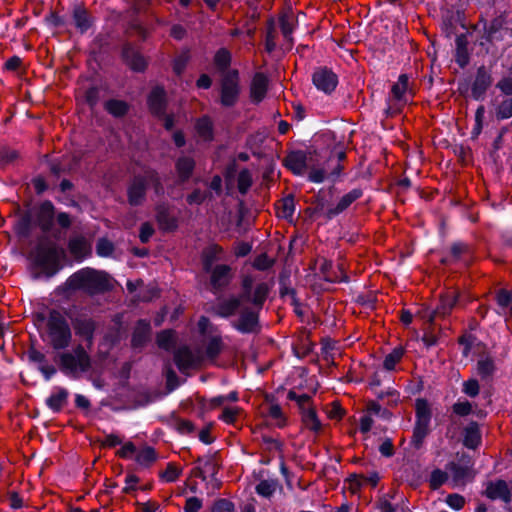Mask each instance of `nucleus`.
Wrapping results in <instances>:
<instances>
[{"mask_svg":"<svg viewBox=\"0 0 512 512\" xmlns=\"http://www.w3.org/2000/svg\"><path fill=\"white\" fill-rule=\"evenodd\" d=\"M285 166L296 175L308 172L309 180L314 183L323 182L327 174L316 151H293L286 156Z\"/></svg>","mask_w":512,"mask_h":512,"instance_id":"f257e3e1","label":"nucleus"},{"mask_svg":"<svg viewBox=\"0 0 512 512\" xmlns=\"http://www.w3.org/2000/svg\"><path fill=\"white\" fill-rule=\"evenodd\" d=\"M217 312L223 317L239 314L234 327L242 333L254 332L258 324V309L246 304V297L230 298L219 303Z\"/></svg>","mask_w":512,"mask_h":512,"instance_id":"f03ea898","label":"nucleus"},{"mask_svg":"<svg viewBox=\"0 0 512 512\" xmlns=\"http://www.w3.org/2000/svg\"><path fill=\"white\" fill-rule=\"evenodd\" d=\"M66 285L72 290H83L89 294H96L109 290L112 287L111 277L92 268H83L71 275Z\"/></svg>","mask_w":512,"mask_h":512,"instance_id":"7ed1b4c3","label":"nucleus"},{"mask_svg":"<svg viewBox=\"0 0 512 512\" xmlns=\"http://www.w3.org/2000/svg\"><path fill=\"white\" fill-rule=\"evenodd\" d=\"M47 340L56 349L66 348L71 341V329L66 318L58 311L49 313L47 323Z\"/></svg>","mask_w":512,"mask_h":512,"instance_id":"20e7f679","label":"nucleus"},{"mask_svg":"<svg viewBox=\"0 0 512 512\" xmlns=\"http://www.w3.org/2000/svg\"><path fill=\"white\" fill-rule=\"evenodd\" d=\"M197 328L202 336L201 347L198 350L203 353V362L214 361L223 348L221 336L211 325L209 319L204 316L199 319Z\"/></svg>","mask_w":512,"mask_h":512,"instance_id":"39448f33","label":"nucleus"},{"mask_svg":"<svg viewBox=\"0 0 512 512\" xmlns=\"http://www.w3.org/2000/svg\"><path fill=\"white\" fill-rule=\"evenodd\" d=\"M64 250L55 244L40 245L34 255V264L47 277L55 275L61 268Z\"/></svg>","mask_w":512,"mask_h":512,"instance_id":"423d86ee","label":"nucleus"},{"mask_svg":"<svg viewBox=\"0 0 512 512\" xmlns=\"http://www.w3.org/2000/svg\"><path fill=\"white\" fill-rule=\"evenodd\" d=\"M90 357L85 349L78 345L72 352H65L60 355V365L63 372L76 376L88 371L90 368Z\"/></svg>","mask_w":512,"mask_h":512,"instance_id":"0eeeda50","label":"nucleus"},{"mask_svg":"<svg viewBox=\"0 0 512 512\" xmlns=\"http://www.w3.org/2000/svg\"><path fill=\"white\" fill-rule=\"evenodd\" d=\"M148 186H152L156 194L163 192L157 174L151 170L145 171L143 176L134 178L128 191L129 202L132 205L140 204L144 198L146 187Z\"/></svg>","mask_w":512,"mask_h":512,"instance_id":"6e6552de","label":"nucleus"},{"mask_svg":"<svg viewBox=\"0 0 512 512\" xmlns=\"http://www.w3.org/2000/svg\"><path fill=\"white\" fill-rule=\"evenodd\" d=\"M408 77L405 74L399 76L398 81L392 86L388 112L393 114L400 110L409 100Z\"/></svg>","mask_w":512,"mask_h":512,"instance_id":"1a4fd4ad","label":"nucleus"},{"mask_svg":"<svg viewBox=\"0 0 512 512\" xmlns=\"http://www.w3.org/2000/svg\"><path fill=\"white\" fill-rule=\"evenodd\" d=\"M243 288L244 292L240 297H246V304L259 310L268 295V285L266 283H259L252 291L251 279L245 278L243 281Z\"/></svg>","mask_w":512,"mask_h":512,"instance_id":"9d476101","label":"nucleus"},{"mask_svg":"<svg viewBox=\"0 0 512 512\" xmlns=\"http://www.w3.org/2000/svg\"><path fill=\"white\" fill-rule=\"evenodd\" d=\"M148 104L151 112L157 116H163L164 126L166 129H171L174 126V119L170 115H164L165 107V92L160 87H155L149 97Z\"/></svg>","mask_w":512,"mask_h":512,"instance_id":"9b49d317","label":"nucleus"},{"mask_svg":"<svg viewBox=\"0 0 512 512\" xmlns=\"http://www.w3.org/2000/svg\"><path fill=\"white\" fill-rule=\"evenodd\" d=\"M175 363L180 371L196 367L203 363L201 350L191 351L188 347L179 348L174 356Z\"/></svg>","mask_w":512,"mask_h":512,"instance_id":"f8f14e48","label":"nucleus"},{"mask_svg":"<svg viewBox=\"0 0 512 512\" xmlns=\"http://www.w3.org/2000/svg\"><path fill=\"white\" fill-rule=\"evenodd\" d=\"M239 94L237 72L226 75L222 81L221 103L225 106H232L237 101Z\"/></svg>","mask_w":512,"mask_h":512,"instance_id":"ddd939ff","label":"nucleus"},{"mask_svg":"<svg viewBox=\"0 0 512 512\" xmlns=\"http://www.w3.org/2000/svg\"><path fill=\"white\" fill-rule=\"evenodd\" d=\"M313 83L318 90L331 93L338 84V77L327 68H319L313 74Z\"/></svg>","mask_w":512,"mask_h":512,"instance_id":"4468645a","label":"nucleus"},{"mask_svg":"<svg viewBox=\"0 0 512 512\" xmlns=\"http://www.w3.org/2000/svg\"><path fill=\"white\" fill-rule=\"evenodd\" d=\"M447 470L449 473V484L452 488L462 487L473 478L471 470L466 466L451 463L447 466Z\"/></svg>","mask_w":512,"mask_h":512,"instance_id":"2eb2a0df","label":"nucleus"},{"mask_svg":"<svg viewBox=\"0 0 512 512\" xmlns=\"http://www.w3.org/2000/svg\"><path fill=\"white\" fill-rule=\"evenodd\" d=\"M71 255L78 261L83 260L91 253V245L83 236L71 237L68 243Z\"/></svg>","mask_w":512,"mask_h":512,"instance_id":"dca6fc26","label":"nucleus"},{"mask_svg":"<svg viewBox=\"0 0 512 512\" xmlns=\"http://www.w3.org/2000/svg\"><path fill=\"white\" fill-rule=\"evenodd\" d=\"M485 494L491 500H501L503 502H509L511 496L507 483L503 480L487 483Z\"/></svg>","mask_w":512,"mask_h":512,"instance_id":"f3484780","label":"nucleus"},{"mask_svg":"<svg viewBox=\"0 0 512 512\" xmlns=\"http://www.w3.org/2000/svg\"><path fill=\"white\" fill-rule=\"evenodd\" d=\"M268 78L263 73H256L250 86V97L252 102H261L267 93Z\"/></svg>","mask_w":512,"mask_h":512,"instance_id":"a211bd4d","label":"nucleus"},{"mask_svg":"<svg viewBox=\"0 0 512 512\" xmlns=\"http://www.w3.org/2000/svg\"><path fill=\"white\" fill-rule=\"evenodd\" d=\"M490 85H491L490 73L485 69V67L478 68L475 80L472 84V96L475 99L482 98Z\"/></svg>","mask_w":512,"mask_h":512,"instance_id":"6ab92c4d","label":"nucleus"},{"mask_svg":"<svg viewBox=\"0 0 512 512\" xmlns=\"http://www.w3.org/2000/svg\"><path fill=\"white\" fill-rule=\"evenodd\" d=\"M156 219L161 230L172 231L177 227V219L169 213L165 205L157 206Z\"/></svg>","mask_w":512,"mask_h":512,"instance_id":"aec40b11","label":"nucleus"},{"mask_svg":"<svg viewBox=\"0 0 512 512\" xmlns=\"http://www.w3.org/2000/svg\"><path fill=\"white\" fill-rule=\"evenodd\" d=\"M54 217V206L51 202L45 201L38 208L37 219L44 231L50 229Z\"/></svg>","mask_w":512,"mask_h":512,"instance_id":"412c9836","label":"nucleus"},{"mask_svg":"<svg viewBox=\"0 0 512 512\" xmlns=\"http://www.w3.org/2000/svg\"><path fill=\"white\" fill-rule=\"evenodd\" d=\"M457 302V296L454 292H448L441 297L440 304L437 309L429 316V321L432 322L437 315H447Z\"/></svg>","mask_w":512,"mask_h":512,"instance_id":"4be33fe9","label":"nucleus"},{"mask_svg":"<svg viewBox=\"0 0 512 512\" xmlns=\"http://www.w3.org/2000/svg\"><path fill=\"white\" fill-rule=\"evenodd\" d=\"M77 335L84 338L88 342L92 341L95 330L94 322L89 318H78L73 322Z\"/></svg>","mask_w":512,"mask_h":512,"instance_id":"5701e85b","label":"nucleus"},{"mask_svg":"<svg viewBox=\"0 0 512 512\" xmlns=\"http://www.w3.org/2000/svg\"><path fill=\"white\" fill-rule=\"evenodd\" d=\"M150 335V324L145 320L138 321L132 336V345L141 347L148 340Z\"/></svg>","mask_w":512,"mask_h":512,"instance_id":"b1692460","label":"nucleus"},{"mask_svg":"<svg viewBox=\"0 0 512 512\" xmlns=\"http://www.w3.org/2000/svg\"><path fill=\"white\" fill-rule=\"evenodd\" d=\"M481 442V434L477 423H470L464 430V445L474 449Z\"/></svg>","mask_w":512,"mask_h":512,"instance_id":"393cba45","label":"nucleus"},{"mask_svg":"<svg viewBox=\"0 0 512 512\" xmlns=\"http://www.w3.org/2000/svg\"><path fill=\"white\" fill-rule=\"evenodd\" d=\"M361 191L354 189L341 197L336 207L329 211L330 216L337 215L348 208L355 200L361 197Z\"/></svg>","mask_w":512,"mask_h":512,"instance_id":"a878e982","label":"nucleus"},{"mask_svg":"<svg viewBox=\"0 0 512 512\" xmlns=\"http://www.w3.org/2000/svg\"><path fill=\"white\" fill-rule=\"evenodd\" d=\"M67 397L68 391L64 388L57 387L47 399L46 403L52 410L59 411L66 403Z\"/></svg>","mask_w":512,"mask_h":512,"instance_id":"bb28decb","label":"nucleus"},{"mask_svg":"<svg viewBox=\"0 0 512 512\" xmlns=\"http://www.w3.org/2000/svg\"><path fill=\"white\" fill-rule=\"evenodd\" d=\"M266 417L271 422V424L278 428H283L287 424V419L282 412V409L277 404H271L266 413Z\"/></svg>","mask_w":512,"mask_h":512,"instance_id":"cd10ccee","label":"nucleus"},{"mask_svg":"<svg viewBox=\"0 0 512 512\" xmlns=\"http://www.w3.org/2000/svg\"><path fill=\"white\" fill-rule=\"evenodd\" d=\"M123 56L127 62V64L133 69L134 71H143L146 67V61L143 58L142 55H140L138 52L126 48L123 52Z\"/></svg>","mask_w":512,"mask_h":512,"instance_id":"c85d7f7f","label":"nucleus"},{"mask_svg":"<svg viewBox=\"0 0 512 512\" xmlns=\"http://www.w3.org/2000/svg\"><path fill=\"white\" fill-rule=\"evenodd\" d=\"M195 129L199 138L203 141H211L213 139V125L208 117H202L197 120Z\"/></svg>","mask_w":512,"mask_h":512,"instance_id":"c756f323","label":"nucleus"},{"mask_svg":"<svg viewBox=\"0 0 512 512\" xmlns=\"http://www.w3.org/2000/svg\"><path fill=\"white\" fill-rule=\"evenodd\" d=\"M303 425L313 431L318 432L321 429V422L317 417V414L312 407H308L306 410L301 411Z\"/></svg>","mask_w":512,"mask_h":512,"instance_id":"7c9ffc66","label":"nucleus"},{"mask_svg":"<svg viewBox=\"0 0 512 512\" xmlns=\"http://www.w3.org/2000/svg\"><path fill=\"white\" fill-rule=\"evenodd\" d=\"M230 275V268L226 265L216 266L211 275V282L215 288H220L224 286L228 280Z\"/></svg>","mask_w":512,"mask_h":512,"instance_id":"2f4dec72","label":"nucleus"},{"mask_svg":"<svg viewBox=\"0 0 512 512\" xmlns=\"http://www.w3.org/2000/svg\"><path fill=\"white\" fill-rule=\"evenodd\" d=\"M194 160L191 157H181L178 159L176 163L177 173L182 181L187 180L193 169H194Z\"/></svg>","mask_w":512,"mask_h":512,"instance_id":"473e14b6","label":"nucleus"},{"mask_svg":"<svg viewBox=\"0 0 512 512\" xmlns=\"http://www.w3.org/2000/svg\"><path fill=\"white\" fill-rule=\"evenodd\" d=\"M430 420L428 418H416V424L413 431V441L416 445L420 444L429 431Z\"/></svg>","mask_w":512,"mask_h":512,"instance_id":"72a5a7b5","label":"nucleus"},{"mask_svg":"<svg viewBox=\"0 0 512 512\" xmlns=\"http://www.w3.org/2000/svg\"><path fill=\"white\" fill-rule=\"evenodd\" d=\"M495 362L489 355L482 356L477 363V373L482 378H487L493 375L495 371Z\"/></svg>","mask_w":512,"mask_h":512,"instance_id":"f704fd0d","label":"nucleus"},{"mask_svg":"<svg viewBox=\"0 0 512 512\" xmlns=\"http://www.w3.org/2000/svg\"><path fill=\"white\" fill-rule=\"evenodd\" d=\"M134 459L141 466H149L156 460V452L152 447L145 446L137 450Z\"/></svg>","mask_w":512,"mask_h":512,"instance_id":"c9c22d12","label":"nucleus"},{"mask_svg":"<svg viewBox=\"0 0 512 512\" xmlns=\"http://www.w3.org/2000/svg\"><path fill=\"white\" fill-rule=\"evenodd\" d=\"M294 210H295V205H294V199L292 197L284 198L277 205V215H278V217H281L284 219H291L293 217Z\"/></svg>","mask_w":512,"mask_h":512,"instance_id":"e433bc0d","label":"nucleus"},{"mask_svg":"<svg viewBox=\"0 0 512 512\" xmlns=\"http://www.w3.org/2000/svg\"><path fill=\"white\" fill-rule=\"evenodd\" d=\"M105 109L113 116L120 117L127 113L128 105L122 100L112 99L105 103Z\"/></svg>","mask_w":512,"mask_h":512,"instance_id":"4c0bfd02","label":"nucleus"},{"mask_svg":"<svg viewBox=\"0 0 512 512\" xmlns=\"http://www.w3.org/2000/svg\"><path fill=\"white\" fill-rule=\"evenodd\" d=\"M176 342V336L174 331L166 330L162 331L157 336L158 346L165 350H170L174 347Z\"/></svg>","mask_w":512,"mask_h":512,"instance_id":"58836bf2","label":"nucleus"},{"mask_svg":"<svg viewBox=\"0 0 512 512\" xmlns=\"http://www.w3.org/2000/svg\"><path fill=\"white\" fill-rule=\"evenodd\" d=\"M403 355H404L403 348L397 347V348L393 349V351L391 353H389L388 355H386V357L384 359V362H383L384 368L389 371L394 370L395 366L402 359Z\"/></svg>","mask_w":512,"mask_h":512,"instance_id":"ea45409f","label":"nucleus"},{"mask_svg":"<svg viewBox=\"0 0 512 512\" xmlns=\"http://www.w3.org/2000/svg\"><path fill=\"white\" fill-rule=\"evenodd\" d=\"M74 22L78 29L81 30V32L86 31L90 26V18L86 10L77 8L74 11Z\"/></svg>","mask_w":512,"mask_h":512,"instance_id":"a19ab883","label":"nucleus"},{"mask_svg":"<svg viewBox=\"0 0 512 512\" xmlns=\"http://www.w3.org/2000/svg\"><path fill=\"white\" fill-rule=\"evenodd\" d=\"M496 301L501 309L503 315H508L511 313L510 304H511V294L506 290H500L496 295Z\"/></svg>","mask_w":512,"mask_h":512,"instance_id":"79ce46f5","label":"nucleus"},{"mask_svg":"<svg viewBox=\"0 0 512 512\" xmlns=\"http://www.w3.org/2000/svg\"><path fill=\"white\" fill-rule=\"evenodd\" d=\"M241 409L238 406H224L219 419L227 424H234Z\"/></svg>","mask_w":512,"mask_h":512,"instance_id":"37998d69","label":"nucleus"},{"mask_svg":"<svg viewBox=\"0 0 512 512\" xmlns=\"http://www.w3.org/2000/svg\"><path fill=\"white\" fill-rule=\"evenodd\" d=\"M445 482H449V473H448V471L445 472V471L437 469V470H434L431 473V476H430V486L433 489L439 488Z\"/></svg>","mask_w":512,"mask_h":512,"instance_id":"c03bdc74","label":"nucleus"},{"mask_svg":"<svg viewBox=\"0 0 512 512\" xmlns=\"http://www.w3.org/2000/svg\"><path fill=\"white\" fill-rule=\"evenodd\" d=\"M498 119H508L512 116V98L504 99L496 108Z\"/></svg>","mask_w":512,"mask_h":512,"instance_id":"a18cd8bd","label":"nucleus"},{"mask_svg":"<svg viewBox=\"0 0 512 512\" xmlns=\"http://www.w3.org/2000/svg\"><path fill=\"white\" fill-rule=\"evenodd\" d=\"M280 28L284 38L291 41V34L294 29L293 17L290 15H283L280 18Z\"/></svg>","mask_w":512,"mask_h":512,"instance_id":"49530a36","label":"nucleus"},{"mask_svg":"<svg viewBox=\"0 0 512 512\" xmlns=\"http://www.w3.org/2000/svg\"><path fill=\"white\" fill-rule=\"evenodd\" d=\"M238 189L242 194H245L252 184V176L248 170H242L237 178Z\"/></svg>","mask_w":512,"mask_h":512,"instance_id":"de8ad7c7","label":"nucleus"},{"mask_svg":"<svg viewBox=\"0 0 512 512\" xmlns=\"http://www.w3.org/2000/svg\"><path fill=\"white\" fill-rule=\"evenodd\" d=\"M114 250L113 243L106 238L98 240L96 245V252L101 257L111 256Z\"/></svg>","mask_w":512,"mask_h":512,"instance_id":"09e8293b","label":"nucleus"},{"mask_svg":"<svg viewBox=\"0 0 512 512\" xmlns=\"http://www.w3.org/2000/svg\"><path fill=\"white\" fill-rule=\"evenodd\" d=\"M215 64L220 69H226L231 61V54L226 49H220L215 55Z\"/></svg>","mask_w":512,"mask_h":512,"instance_id":"8fccbe9b","label":"nucleus"},{"mask_svg":"<svg viewBox=\"0 0 512 512\" xmlns=\"http://www.w3.org/2000/svg\"><path fill=\"white\" fill-rule=\"evenodd\" d=\"M288 398L290 400L295 401L298 404L301 411L306 410L308 407H311L310 396H308L307 394L299 395L294 391H290L288 394Z\"/></svg>","mask_w":512,"mask_h":512,"instance_id":"3c124183","label":"nucleus"},{"mask_svg":"<svg viewBox=\"0 0 512 512\" xmlns=\"http://www.w3.org/2000/svg\"><path fill=\"white\" fill-rule=\"evenodd\" d=\"M416 418H428L431 419V410L428 402L424 399H418L416 401Z\"/></svg>","mask_w":512,"mask_h":512,"instance_id":"603ef678","label":"nucleus"},{"mask_svg":"<svg viewBox=\"0 0 512 512\" xmlns=\"http://www.w3.org/2000/svg\"><path fill=\"white\" fill-rule=\"evenodd\" d=\"M137 452L136 446L132 442H126L118 450L117 455L123 459H132Z\"/></svg>","mask_w":512,"mask_h":512,"instance_id":"864d4df0","label":"nucleus"},{"mask_svg":"<svg viewBox=\"0 0 512 512\" xmlns=\"http://www.w3.org/2000/svg\"><path fill=\"white\" fill-rule=\"evenodd\" d=\"M17 157L18 154L15 150L8 148H0V168L13 162Z\"/></svg>","mask_w":512,"mask_h":512,"instance_id":"5fc2aeb1","label":"nucleus"},{"mask_svg":"<svg viewBox=\"0 0 512 512\" xmlns=\"http://www.w3.org/2000/svg\"><path fill=\"white\" fill-rule=\"evenodd\" d=\"M181 474V469L173 464H169L165 471L161 474V477L166 482H174L178 479Z\"/></svg>","mask_w":512,"mask_h":512,"instance_id":"6e6d98bb","label":"nucleus"},{"mask_svg":"<svg viewBox=\"0 0 512 512\" xmlns=\"http://www.w3.org/2000/svg\"><path fill=\"white\" fill-rule=\"evenodd\" d=\"M276 31L274 27V23L271 22L267 34H266V40H265V48L268 52H272L276 47Z\"/></svg>","mask_w":512,"mask_h":512,"instance_id":"4d7b16f0","label":"nucleus"},{"mask_svg":"<svg viewBox=\"0 0 512 512\" xmlns=\"http://www.w3.org/2000/svg\"><path fill=\"white\" fill-rule=\"evenodd\" d=\"M256 491L261 496L270 497L275 491V484L273 482L266 481V480L261 481L256 486Z\"/></svg>","mask_w":512,"mask_h":512,"instance_id":"13d9d810","label":"nucleus"},{"mask_svg":"<svg viewBox=\"0 0 512 512\" xmlns=\"http://www.w3.org/2000/svg\"><path fill=\"white\" fill-rule=\"evenodd\" d=\"M472 411V405L468 401H458L453 405V412L459 416L469 415Z\"/></svg>","mask_w":512,"mask_h":512,"instance_id":"bf43d9fd","label":"nucleus"},{"mask_svg":"<svg viewBox=\"0 0 512 512\" xmlns=\"http://www.w3.org/2000/svg\"><path fill=\"white\" fill-rule=\"evenodd\" d=\"M463 392L470 397H475L479 393L478 381L475 379H470L464 382Z\"/></svg>","mask_w":512,"mask_h":512,"instance_id":"052dcab7","label":"nucleus"},{"mask_svg":"<svg viewBox=\"0 0 512 512\" xmlns=\"http://www.w3.org/2000/svg\"><path fill=\"white\" fill-rule=\"evenodd\" d=\"M446 503L452 508V509H455V510H460L463 508L464 506V503H465V499L463 496L459 495V494H451V495H448L447 499H446Z\"/></svg>","mask_w":512,"mask_h":512,"instance_id":"680f3d73","label":"nucleus"},{"mask_svg":"<svg viewBox=\"0 0 512 512\" xmlns=\"http://www.w3.org/2000/svg\"><path fill=\"white\" fill-rule=\"evenodd\" d=\"M212 512H234V506L230 501L220 499L213 505Z\"/></svg>","mask_w":512,"mask_h":512,"instance_id":"e2e57ef3","label":"nucleus"},{"mask_svg":"<svg viewBox=\"0 0 512 512\" xmlns=\"http://www.w3.org/2000/svg\"><path fill=\"white\" fill-rule=\"evenodd\" d=\"M202 507V501L197 497H189L186 500L184 511L185 512H199Z\"/></svg>","mask_w":512,"mask_h":512,"instance_id":"0e129e2a","label":"nucleus"},{"mask_svg":"<svg viewBox=\"0 0 512 512\" xmlns=\"http://www.w3.org/2000/svg\"><path fill=\"white\" fill-rule=\"evenodd\" d=\"M206 197H207L206 192L196 189L190 195H188L187 202L190 205L201 204L202 202L205 201Z\"/></svg>","mask_w":512,"mask_h":512,"instance_id":"69168bd1","label":"nucleus"},{"mask_svg":"<svg viewBox=\"0 0 512 512\" xmlns=\"http://www.w3.org/2000/svg\"><path fill=\"white\" fill-rule=\"evenodd\" d=\"M122 437L118 434H106L102 440V445L105 447H115L122 444Z\"/></svg>","mask_w":512,"mask_h":512,"instance_id":"338daca9","label":"nucleus"},{"mask_svg":"<svg viewBox=\"0 0 512 512\" xmlns=\"http://www.w3.org/2000/svg\"><path fill=\"white\" fill-rule=\"evenodd\" d=\"M373 419H372V416L364 413L361 417H360V421H359V427H360V431L362 433H367L371 430L372 426H373Z\"/></svg>","mask_w":512,"mask_h":512,"instance_id":"774afa93","label":"nucleus"}]
</instances>
